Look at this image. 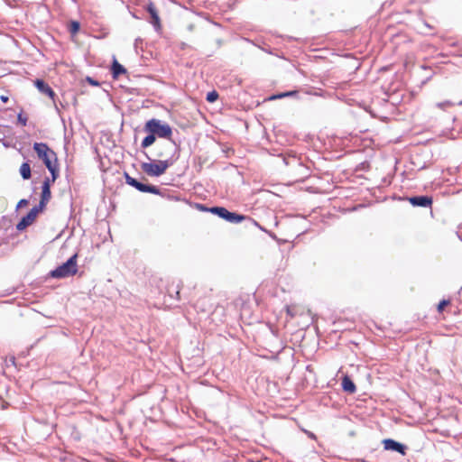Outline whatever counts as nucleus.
Here are the masks:
<instances>
[{
    "label": "nucleus",
    "instance_id": "c756f323",
    "mask_svg": "<svg viewBox=\"0 0 462 462\" xmlns=\"http://www.w3.org/2000/svg\"><path fill=\"white\" fill-rule=\"evenodd\" d=\"M457 236L460 241H462V235L459 232H456Z\"/></svg>",
    "mask_w": 462,
    "mask_h": 462
},
{
    "label": "nucleus",
    "instance_id": "7ed1b4c3",
    "mask_svg": "<svg viewBox=\"0 0 462 462\" xmlns=\"http://www.w3.org/2000/svg\"><path fill=\"white\" fill-rule=\"evenodd\" d=\"M210 213L217 216L219 218L226 220V222L237 224L244 220H248L252 225L258 226L260 229L264 230L254 219L250 217L239 214L236 212L229 211L225 207L213 206L211 207Z\"/></svg>",
    "mask_w": 462,
    "mask_h": 462
},
{
    "label": "nucleus",
    "instance_id": "4c0bfd02",
    "mask_svg": "<svg viewBox=\"0 0 462 462\" xmlns=\"http://www.w3.org/2000/svg\"><path fill=\"white\" fill-rule=\"evenodd\" d=\"M12 360H13V364H14L15 357H12Z\"/></svg>",
    "mask_w": 462,
    "mask_h": 462
},
{
    "label": "nucleus",
    "instance_id": "f3484780",
    "mask_svg": "<svg viewBox=\"0 0 462 462\" xmlns=\"http://www.w3.org/2000/svg\"><path fill=\"white\" fill-rule=\"evenodd\" d=\"M49 200L50 199L48 198L41 197L39 204L32 208L31 210L34 211V213L38 216V214L45 208Z\"/></svg>",
    "mask_w": 462,
    "mask_h": 462
},
{
    "label": "nucleus",
    "instance_id": "f03ea898",
    "mask_svg": "<svg viewBox=\"0 0 462 462\" xmlns=\"http://www.w3.org/2000/svg\"><path fill=\"white\" fill-rule=\"evenodd\" d=\"M145 156L150 162H142L141 169L146 175L150 177H160L163 175L178 159V157L174 158L173 156H171L166 160H152L148 156L147 153H145Z\"/></svg>",
    "mask_w": 462,
    "mask_h": 462
},
{
    "label": "nucleus",
    "instance_id": "b1692460",
    "mask_svg": "<svg viewBox=\"0 0 462 462\" xmlns=\"http://www.w3.org/2000/svg\"><path fill=\"white\" fill-rule=\"evenodd\" d=\"M168 293H169V296L172 299H176V300H179L180 299V290L178 288L171 291L170 289L168 290Z\"/></svg>",
    "mask_w": 462,
    "mask_h": 462
},
{
    "label": "nucleus",
    "instance_id": "a211bd4d",
    "mask_svg": "<svg viewBox=\"0 0 462 462\" xmlns=\"http://www.w3.org/2000/svg\"><path fill=\"white\" fill-rule=\"evenodd\" d=\"M156 140V136L152 134H149L142 140L141 147L145 149L153 144Z\"/></svg>",
    "mask_w": 462,
    "mask_h": 462
},
{
    "label": "nucleus",
    "instance_id": "4be33fe9",
    "mask_svg": "<svg viewBox=\"0 0 462 462\" xmlns=\"http://www.w3.org/2000/svg\"><path fill=\"white\" fill-rule=\"evenodd\" d=\"M195 206H196V208L201 212H209L210 213L211 207H208L207 205L201 204V203H196Z\"/></svg>",
    "mask_w": 462,
    "mask_h": 462
},
{
    "label": "nucleus",
    "instance_id": "20e7f679",
    "mask_svg": "<svg viewBox=\"0 0 462 462\" xmlns=\"http://www.w3.org/2000/svg\"><path fill=\"white\" fill-rule=\"evenodd\" d=\"M77 260L78 254H74L65 263L51 270L48 276L54 279H64L75 275L78 272Z\"/></svg>",
    "mask_w": 462,
    "mask_h": 462
},
{
    "label": "nucleus",
    "instance_id": "f257e3e1",
    "mask_svg": "<svg viewBox=\"0 0 462 462\" xmlns=\"http://www.w3.org/2000/svg\"><path fill=\"white\" fill-rule=\"evenodd\" d=\"M33 150L40 160L42 161L46 168L51 172L52 181L59 177L58 159L56 153L50 149L45 143H34Z\"/></svg>",
    "mask_w": 462,
    "mask_h": 462
},
{
    "label": "nucleus",
    "instance_id": "473e14b6",
    "mask_svg": "<svg viewBox=\"0 0 462 462\" xmlns=\"http://www.w3.org/2000/svg\"><path fill=\"white\" fill-rule=\"evenodd\" d=\"M68 120L69 121V124L72 125V117L71 116H69L68 117Z\"/></svg>",
    "mask_w": 462,
    "mask_h": 462
},
{
    "label": "nucleus",
    "instance_id": "6ab92c4d",
    "mask_svg": "<svg viewBox=\"0 0 462 462\" xmlns=\"http://www.w3.org/2000/svg\"><path fill=\"white\" fill-rule=\"evenodd\" d=\"M297 95H298V91L297 90H291V91H287V92L280 93V94H277V95H273V96L269 97V100H273V99H277V98H282V97H294V96H297Z\"/></svg>",
    "mask_w": 462,
    "mask_h": 462
},
{
    "label": "nucleus",
    "instance_id": "423d86ee",
    "mask_svg": "<svg viewBox=\"0 0 462 462\" xmlns=\"http://www.w3.org/2000/svg\"><path fill=\"white\" fill-rule=\"evenodd\" d=\"M124 178H125V183L127 185L134 188L135 189H137L140 192L163 196L162 191L157 186L148 184V183H143V182L138 180L137 179L130 176L129 173L126 171L124 172Z\"/></svg>",
    "mask_w": 462,
    "mask_h": 462
},
{
    "label": "nucleus",
    "instance_id": "aec40b11",
    "mask_svg": "<svg viewBox=\"0 0 462 462\" xmlns=\"http://www.w3.org/2000/svg\"><path fill=\"white\" fill-rule=\"evenodd\" d=\"M79 28H80V24L77 21H72L69 24V32L72 34H76L79 31Z\"/></svg>",
    "mask_w": 462,
    "mask_h": 462
},
{
    "label": "nucleus",
    "instance_id": "c9c22d12",
    "mask_svg": "<svg viewBox=\"0 0 462 462\" xmlns=\"http://www.w3.org/2000/svg\"><path fill=\"white\" fill-rule=\"evenodd\" d=\"M254 119H256V121L261 124V122L258 120V117L257 116H254Z\"/></svg>",
    "mask_w": 462,
    "mask_h": 462
},
{
    "label": "nucleus",
    "instance_id": "0eeeda50",
    "mask_svg": "<svg viewBox=\"0 0 462 462\" xmlns=\"http://www.w3.org/2000/svg\"><path fill=\"white\" fill-rule=\"evenodd\" d=\"M382 444L384 450L397 452L402 456H405L408 450V447L405 444L401 443L393 439H384L382 441Z\"/></svg>",
    "mask_w": 462,
    "mask_h": 462
},
{
    "label": "nucleus",
    "instance_id": "58836bf2",
    "mask_svg": "<svg viewBox=\"0 0 462 462\" xmlns=\"http://www.w3.org/2000/svg\"><path fill=\"white\" fill-rule=\"evenodd\" d=\"M123 125H124V120H122V122H121V127H123Z\"/></svg>",
    "mask_w": 462,
    "mask_h": 462
},
{
    "label": "nucleus",
    "instance_id": "c85d7f7f",
    "mask_svg": "<svg viewBox=\"0 0 462 462\" xmlns=\"http://www.w3.org/2000/svg\"><path fill=\"white\" fill-rule=\"evenodd\" d=\"M60 119H61V121H62V123H63L64 126L66 127L67 121H66L65 117H64V116H61V117H60Z\"/></svg>",
    "mask_w": 462,
    "mask_h": 462
},
{
    "label": "nucleus",
    "instance_id": "cd10ccee",
    "mask_svg": "<svg viewBox=\"0 0 462 462\" xmlns=\"http://www.w3.org/2000/svg\"><path fill=\"white\" fill-rule=\"evenodd\" d=\"M305 433L307 434V436L311 439H316V435L311 432V431H309V430H305Z\"/></svg>",
    "mask_w": 462,
    "mask_h": 462
},
{
    "label": "nucleus",
    "instance_id": "bb28decb",
    "mask_svg": "<svg viewBox=\"0 0 462 462\" xmlns=\"http://www.w3.org/2000/svg\"><path fill=\"white\" fill-rule=\"evenodd\" d=\"M29 117H17V124L25 126L27 125Z\"/></svg>",
    "mask_w": 462,
    "mask_h": 462
},
{
    "label": "nucleus",
    "instance_id": "dca6fc26",
    "mask_svg": "<svg viewBox=\"0 0 462 462\" xmlns=\"http://www.w3.org/2000/svg\"><path fill=\"white\" fill-rule=\"evenodd\" d=\"M49 200L50 199L48 198L41 197L39 204L32 208L31 210L34 211V213L38 216V214L45 208Z\"/></svg>",
    "mask_w": 462,
    "mask_h": 462
},
{
    "label": "nucleus",
    "instance_id": "7c9ffc66",
    "mask_svg": "<svg viewBox=\"0 0 462 462\" xmlns=\"http://www.w3.org/2000/svg\"><path fill=\"white\" fill-rule=\"evenodd\" d=\"M1 99L4 101V102H6L8 100V97H5V96H2L1 97Z\"/></svg>",
    "mask_w": 462,
    "mask_h": 462
},
{
    "label": "nucleus",
    "instance_id": "2f4dec72",
    "mask_svg": "<svg viewBox=\"0 0 462 462\" xmlns=\"http://www.w3.org/2000/svg\"><path fill=\"white\" fill-rule=\"evenodd\" d=\"M74 119H75L76 121H78V122H79V124L81 125V122H80V117H79V116H76V117H74Z\"/></svg>",
    "mask_w": 462,
    "mask_h": 462
},
{
    "label": "nucleus",
    "instance_id": "72a5a7b5",
    "mask_svg": "<svg viewBox=\"0 0 462 462\" xmlns=\"http://www.w3.org/2000/svg\"><path fill=\"white\" fill-rule=\"evenodd\" d=\"M382 118H383V122H388V120H387V119H388L389 117L384 116V117H382Z\"/></svg>",
    "mask_w": 462,
    "mask_h": 462
},
{
    "label": "nucleus",
    "instance_id": "f704fd0d",
    "mask_svg": "<svg viewBox=\"0 0 462 462\" xmlns=\"http://www.w3.org/2000/svg\"><path fill=\"white\" fill-rule=\"evenodd\" d=\"M443 105H444V104H439V106H442ZM445 105L449 106V105H450V102H448V103H446Z\"/></svg>",
    "mask_w": 462,
    "mask_h": 462
},
{
    "label": "nucleus",
    "instance_id": "9b49d317",
    "mask_svg": "<svg viewBox=\"0 0 462 462\" xmlns=\"http://www.w3.org/2000/svg\"><path fill=\"white\" fill-rule=\"evenodd\" d=\"M341 387H342V390L348 394H353L356 392V383L351 379V377L347 374H345L342 377Z\"/></svg>",
    "mask_w": 462,
    "mask_h": 462
},
{
    "label": "nucleus",
    "instance_id": "393cba45",
    "mask_svg": "<svg viewBox=\"0 0 462 462\" xmlns=\"http://www.w3.org/2000/svg\"><path fill=\"white\" fill-rule=\"evenodd\" d=\"M85 80L91 86L98 87L100 84L97 80L92 79L91 77H87Z\"/></svg>",
    "mask_w": 462,
    "mask_h": 462
},
{
    "label": "nucleus",
    "instance_id": "6e6552de",
    "mask_svg": "<svg viewBox=\"0 0 462 462\" xmlns=\"http://www.w3.org/2000/svg\"><path fill=\"white\" fill-rule=\"evenodd\" d=\"M410 204L418 208H430L433 203V199L429 195L411 196L407 198Z\"/></svg>",
    "mask_w": 462,
    "mask_h": 462
},
{
    "label": "nucleus",
    "instance_id": "39448f33",
    "mask_svg": "<svg viewBox=\"0 0 462 462\" xmlns=\"http://www.w3.org/2000/svg\"><path fill=\"white\" fill-rule=\"evenodd\" d=\"M144 131L160 138L171 139L172 134L171 127L168 124L162 123L154 117L146 122Z\"/></svg>",
    "mask_w": 462,
    "mask_h": 462
},
{
    "label": "nucleus",
    "instance_id": "412c9836",
    "mask_svg": "<svg viewBox=\"0 0 462 462\" xmlns=\"http://www.w3.org/2000/svg\"><path fill=\"white\" fill-rule=\"evenodd\" d=\"M218 98V93L216 90L208 92L207 95V100L210 103L215 102Z\"/></svg>",
    "mask_w": 462,
    "mask_h": 462
},
{
    "label": "nucleus",
    "instance_id": "9d476101",
    "mask_svg": "<svg viewBox=\"0 0 462 462\" xmlns=\"http://www.w3.org/2000/svg\"><path fill=\"white\" fill-rule=\"evenodd\" d=\"M34 86L42 95L49 97L51 100H54L55 92L52 90L50 85L46 83L44 80L37 79L34 81Z\"/></svg>",
    "mask_w": 462,
    "mask_h": 462
},
{
    "label": "nucleus",
    "instance_id": "e433bc0d",
    "mask_svg": "<svg viewBox=\"0 0 462 462\" xmlns=\"http://www.w3.org/2000/svg\"><path fill=\"white\" fill-rule=\"evenodd\" d=\"M163 155V152L158 153L159 157H162Z\"/></svg>",
    "mask_w": 462,
    "mask_h": 462
},
{
    "label": "nucleus",
    "instance_id": "a878e982",
    "mask_svg": "<svg viewBox=\"0 0 462 462\" xmlns=\"http://www.w3.org/2000/svg\"><path fill=\"white\" fill-rule=\"evenodd\" d=\"M29 201L26 199H22L19 200V202L16 205V209L22 208L23 207H26L28 205Z\"/></svg>",
    "mask_w": 462,
    "mask_h": 462
},
{
    "label": "nucleus",
    "instance_id": "ddd939ff",
    "mask_svg": "<svg viewBox=\"0 0 462 462\" xmlns=\"http://www.w3.org/2000/svg\"><path fill=\"white\" fill-rule=\"evenodd\" d=\"M52 179L46 177L44 180L42 181V194L41 197L51 199V185L52 183Z\"/></svg>",
    "mask_w": 462,
    "mask_h": 462
},
{
    "label": "nucleus",
    "instance_id": "2eb2a0df",
    "mask_svg": "<svg viewBox=\"0 0 462 462\" xmlns=\"http://www.w3.org/2000/svg\"><path fill=\"white\" fill-rule=\"evenodd\" d=\"M20 174L23 180H29L32 177V170L30 164L26 162L20 167Z\"/></svg>",
    "mask_w": 462,
    "mask_h": 462
},
{
    "label": "nucleus",
    "instance_id": "1a4fd4ad",
    "mask_svg": "<svg viewBox=\"0 0 462 462\" xmlns=\"http://www.w3.org/2000/svg\"><path fill=\"white\" fill-rule=\"evenodd\" d=\"M36 217H37V215L34 213V211H32L30 209V211L25 216H23L20 219V221L16 224V229L18 231L24 230L25 228H27L29 226H31L34 222Z\"/></svg>",
    "mask_w": 462,
    "mask_h": 462
},
{
    "label": "nucleus",
    "instance_id": "5701e85b",
    "mask_svg": "<svg viewBox=\"0 0 462 462\" xmlns=\"http://www.w3.org/2000/svg\"><path fill=\"white\" fill-rule=\"evenodd\" d=\"M450 303L449 300H442L438 304V311L442 312L444 309Z\"/></svg>",
    "mask_w": 462,
    "mask_h": 462
},
{
    "label": "nucleus",
    "instance_id": "f8f14e48",
    "mask_svg": "<svg viewBox=\"0 0 462 462\" xmlns=\"http://www.w3.org/2000/svg\"><path fill=\"white\" fill-rule=\"evenodd\" d=\"M147 11H148V13L151 15L152 23L153 24V26L156 29H161V20H160V17L158 15L157 10H156V7H155L153 3H150L147 5Z\"/></svg>",
    "mask_w": 462,
    "mask_h": 462
},
{
    "label": "nucleus",
    "instance_id": "4468645a",
    "mask_svg": "<svg viewBox=\"0 0 462 462\" xmlns=\"http://www.w3.org/2000/svg\"><path fill=\"white\" fill-rule=\"evenodd\" d=\"M111 69L114 79H117L120 75L126 73V69L116 59L113 61Z\"/></svg>",
    "mask_w": 462,
    "mask_h": 462
}]
</instances>
